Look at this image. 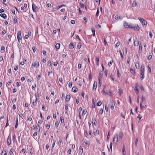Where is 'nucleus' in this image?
<instances>
[{"mask_svg": "<svg viewBox=\"0 0 155 155\" xmlns=\"http://www.w3.org/2000/svg\"><path fill=\"white\" fill-rule=\"evenodd\" d=\"M81 46L82 45L81 43H80L78 44L77 47L79 49L80 48H81Z\"/></svg>", "mask_w": 155, "mask_h": 155, "instance_id": "f704fd0d", "label": "nucleus"}, {"mask_svg": "<svg viewBox=\"0 0 155 155\" xmlns=\"http://www.w3.org/2000/svg\"><path fill=\"white\" fill-rule=\"evenodd\" d=\"M149 36L150 38H152V37L153 35L151 32H149Z\"/></svg>", "mask_w": 155, "mask_h": 155, "instance_id": "6e6d98bb", "label": "nucleus"}, {"mask_svg": "<svg viewBox=\"0 0 155 155\" xmlns=\"http://www.w3.org/2000/svg\"><path fill=\"white\" fill-rule=\"evenodd\" d=\"M118 135L117 134L114 135L113 139V143L115 144H116L118 141Z\"/></svg>", "mask_w": 155, "mask_h": 155, "instance_id": "20e7f679", "label": "nucleus"}, {"mask_svg": "<svg viewBox=\"0 0 155 155\" xmlns=\"http://www.w3.org/2000/svg\"><path fill=\"white\" fill-rule=\"evenodd\" d=\"M135 66L137 69L139 68V64L138 63H136L135 64Z\"/></svg>", "mask_w": 155, "mask_h": 155, "instance_id": "c9c22d12", "label": "nucleus"}, {"mask_svg": "<svg viewBox=\"0 0 155 155\" xmlns=\"http://www.w3.org/2000/svg\"><path fill=\"white\" fill-rule=\"evenodd\" d=\"M115 105V103L114 101L113 100H110L109 103V107L112 110L114 109Z\"/></svg>", "mask_w": 155, "mask_h": 155, "instance_id": "7ed1b4c3", "label": "nucleus"}, {"mask_svg": "<svg viewBox=\"0 0 155 155\" xmlns=\"http://www.w3.org/2000/svg\"><path fill=\"white\" fill-rule=\"evenodd\" d=\"M25 151L24 149H22L20 151V153H25Z\"/></svg>", "mask_w": 155, "mask_h": 155, "instance_id": "c03bdc74", "label": "nucleus"}, {"mask_svg": "<svg viewBox=\"0 0 155 155\" xmlns=\"http://www.w3.org/2000/svg\"><path fill=\"white\" fill-rule=\"evenodd\" d=\"M134 91H135L136 94L138 95L139 94V90L137 88L135 87Z\"/></svg>", "mask_w": 155, "mask_h": 155, "instance_id": "aec40b11", "label": "nucleus"}, {"mask_svg": "<svg viewBox=\"0 0 155 155\" xmlns=\"http://www.w3.org/2000/svg\"><path fill=\"white\" fill-rule=\"evenodd\" d=\"M99 133V132L98 130H96L94 132L95 135H98Z\"/></svg>", "mask_w": 155, "mask_h": 155, "instance_id": "a878e982", "label": "nucleus"}, {"mask_svg": "<svg viewBox=\"0 0 155 155\" xmlns=\"http://www.w3.org/2000/svg\"><path fill=\"white\" fill-rule=\"evenodd\" d=\"M13 21L14 23H16L17 22V19L16 18H15L14 19Z\"/></svg>", "mask_w": 155, "mask_h": 155, "instance_id": "338daca9", "label": "nucleus"}, {"mask_svg": "<svg viewBox=\"0 0 155 155\" xmlns=\"http://www.w3.org/2000/svg\"><path fill=\"white\" fill-rule=\"evenodd\" d=\"M130 60V58H128L127 59V63L128 64H129V63Z\"/></svg>", "mask_w": 155, "mask_h": 155, "instance_id": "0e129e2a", "label": "nucleus"}, {"mask_svg": "<svg viewBox=\"0 0 155 155\" xmlns=\"http://www.w3.org/2000/svg\"><path fill=\"white\" fill-rule=\"evenodd\" d=\"M96 121L94 119H93L92 120V123L94 124L95 126H96Z\"/></svg>", "mask_w": 155, "mask_h": 155, "instance_id": "473e14b6", "label": "nucleus"}, {"mask_svg": "<svg viewBox=\"0 0 155 155\" xmlns=\"http://www.w3.org/2000/svg\"><path fill=\"white\" fill-rule=\"evenodd\" d=\"M59 124L58 122L56 121L55 122V126L56 127H57L58 126Z\"/></svg>", "mask_w": 155, "mask_h": 155, "instance_id": "603ef678", "label": "nucleus"}, {"mask_svg": "<svg viewBox=\"0 0 155 155\" xmlns=\"http://www.w3.org/2000/svg\"><path fill=\"white\" fill-rule=\"evenodd\" d=\"M32 8L33 11L34 12H36L38 10V8L34 4L32 5Z\"/></svg>", "mask_w": 155, "mask_h": 155, "instance_id": "6e6552de", "label": "nucleus"}, {"mask_svg": "<svg viewBox=\"0 0 155 155\" xmlns=\"http://www.w3.org/2000/svg\"><path fill=\"white\" fill-rule=\"evenodd\" d=\"M81 110H82V108H81V107H80L79 108V109H78V111H79V114H80V113L81 112Z\"/></svg>", "mask_w": 155, "mask_h": 155, "instance_id": "bf43d9fd", "label": "nucleus"}, {"mask_svg": "<svg viewBox=\"0 0 155 155\" xmlns=\"http://www.w3.org/2000/svg\"><path fill=\"white\" fill-rule=\"evenodd\" d=\"M131 28H133L135 30H138L139 28V27L138 25H136L134 27H132V26L131 27Z\"/></svg>", "mask_w": 155, "mask_h": 155, "instance_id": "9b49d317", "label": "nucleus"}, {"mask_svg": "<svg viewBox=\"0 0 155 155\" xmlns=\"http://www.w3.org/2000/svg\"><path fill=\"white\" fill-rule=\"evenodd\" d=\"M35 66L38 68L39 66V63L38 61H36L35 63Z\"/></svg>", "mask_w": 155, "mask_h": 155, "instance_id": "b1692460", "label": "nucleus"}, {"mask_svg": "<svg viewBox=\"0 0 155 155\" xmlns=\"http://www.w3.org/2000/svg\"><path fill=\"white\" fill-rule=\"evenodd\" d=\"M144 73V66L142 65L141 67V79L142 80L144 77L143 76Z\"/></svg>", "mask_w": 155, "mask_h": 155, "instance_id": "f257e3e1", "label": "nucleus"}, {"mask_svg": "<svg viewBox=\"0 0 155 155\" xmlns=\"http://www.w3.org/2000/svg\"><path fill=\"white\" fill-rule=\"evenodd\" d=\"M83 152V149L81 147H80L79 150V153L80 154H81Z\"/></svg>", "mask_w": 155, "mask_h": 155, "instance_id": "ddd939ff", "label": "nucleus"}, {"mask_svg": "<svg viewBox=\"0 0 155 155\" xmlns=\"http://www.w3.org/2000/svg\"><path fill=\"white\" fill-rule=\"evenodd\" d=\"M148 69L149 71L150 72H151V68H150V67L149 66V65L148 66Z\"/></svg>", "mask_w": 155, "mask_h": 155, "instance_id": "052dcab7", "label": "nucleus"}, {"mask_svg": "<svg viewBox=\"0 0 155 155\" xmlns=\"http://www.w3.org/2000/svg\"><path fill=\"white\" fill-rule=\"evenodd\" d=\"M120 45V44L118 42H117V43L116 45H115V47H118V46H119V45Z\"/></svg>", "mask_w": 155, "mask_h": 155, "instance_id": "69168bd1", "label": "nucleus"}, {"mask_svg": "<svg viewBox=\"0 0 155 155\" xmlns=\"http://www.w3.org/2000/svg\"><path fill=\"white\" fill-rule=\"evenodd\" d=\"M122 152L124 154V155H125V147L124 146H123V148L122 149Z\"/></svg>", "mask_w": 155, "mask_h": 155, "instance_id": "bb28decb", "label": "nucleus"}, {"mask_svg": "<svg viewBox=\"0 0 155 155\" xmlns=\"http://www.w3.org/2000/svg\"><path fill=\"white\" fill-rule=\"evenodd\" d=\"M103 110L102 109H101L99 111V113L101 114L103 113Z\"/></svg>", "mask_w": 155, "mask_h": 155, "instance_id": "3c124183", "label": "nucleus"}, {"mask_svg": "<svg viewBox=\"0 0 155 155\" xmlns=\"http://www.w3.org/2000/svg\"><path fill=\"white\" fill-rule=\"evenodd\" d=\"M138 19L140 21V22L142 23V25L143 26H146L147 24V22L146 20L140 17L138 18Z\"/></svg>", "mask_w": 155, "mask_h": 155, "instance_id": "f03ea898", "label": "nucleus"}, {"mask_svg": "<svg viewBox=\"0 0 155 155\" xmlns=\"http://www.w3.org/2000/svg\"><path fill=\"white\" fill-rule=\"evenodd\" d=\"M130 73L133 75H134L135 74V72L134 70L132 69H130Z\"/></svg>", "mask_w": 155, "mask_h": 155, "instance_id": "5701e85b", "label": "nucleus"}, {"mask_svg": "<svg viewBox=\"0 0 155 155\" xmlns=\"http://www.w3.org/2000/svg\"><path fill=\"white\" fill-rule=\"evenodd\" d=\"M60 44L59 43H57L56 44L55 48L57 50H58L60 48Z\"/></svg>", "mask_w": 155, "mask_h": 155, "instance_id": "4468645a", "label": "nucleus"}, {"mask_svg": "<svg viewBox=\"0 0 155 155\" xmlns=\"http://www.w3.org/2000/svg\"><path fill=\"white\" fill-rule=\"evenodd\" d=\"M90 141H87L86 140H83L82 141V143L84 145H85L87 146H88L90 144Z\"/></svg>", "mask_w": 155, "mask_h": 155, "instance_id": "0eeeda50", "label": "nucleus"}, {"mask_svg": "<svg viewBox=\"0 0 155 155\" xmlns=\"http://www.w3.org/2000/svg\"><path fill=\"white\" fill-rule=\"evenodd\" d=\"M41 124V120H40L38 121V124L37 125H39V126H40V125Z\"/></svg>", "mask_w": 155, "mask_h": 155, "instance_id": "5fc2aeb1", "label": "nucleus"}, {"mask_svg": "<svg viewBox=\"0 0 155 155\" xmlns=\"http://www.w3.org/2000/svg\"><path fill=\"white\" fill-rule=\"evenodd\" d=\"M72 91L74 92H76L78 91L77 88L76 87H74L72 88Z\"/></svg>", "mask_w": 155, "mask_h": 155, "instance_id": "a211bd4d", "label": "nucleus"}, {"mask_svg": "<svg viewBox=\"0 0 155 155\" xmlns=\"http://www.w3.org/2000/svg\"><path fill=\"white\" fill-rule=\"evenodd\" d=\"M142 117L140 115V114H139L137 117V118L139 119V120H140L142 118Z\"/></svg>", "mask_w": 155, "mask_h": 155, "instance_id": "a18cd8bd", "label": "nucleus"}, {"mask_svg": "<svg viewBox=\"0 0 155 155\" xmlns=\"http://www.w3.org/2000/svg\"><path fill=\"white\" fill-rule=\"evenodd\" d=\"M152 56L151 55H150L149 56H148V59L149 60H150V59H151L152 58Z\"/></svg>", "mask_w": 155, "mask_h": 155, "instance_id": "e2e57ef3", "label": "nucleus"}, {"mask_svg": "<svg viewBox=\"0 0 155 155\" xmlns=\"http://www.w3.org/2000/svg\"><path fill=\"white\" fill-rule=\"evenodd\" d=\"M123 136V134L122 133H120V134L119 136V139H121L122 138V137Z\"/></svg>", "mask_w": 155, "mask_h": 155, "instance_id": "7c9ffc66", "label": "nucleus"}, {"mask_svg": "<svg viewBox=\"0 0 155 155\" xmlns=\"http://www.w3.org/2000/svg\"><path fill=\"white\" fill-rule=\"evenodd\" d=\"M99 61V58L98 57L96 58V64L97 65H98Z\"/></svg>", "mask_w": 155, "mask_h": 155, "instance_id": "72a5a7b5", "label": "nucleus"}, {"mask_svg": "<svg viewBox=\"0 0 155 155\" xmlns=\"http://www.w3.org/2000/svg\"><path fill=\"white\" fill-rule=\"evenodd\" d=\"M51 61H49L48 63V66H51Z\"/></svg>", "mask_w": 155, "mask_h": 155, "instance_id": "a19ab883", "label": "nucleus"}, {"mask_svg": "<svg viewBox=\"0 0 155 155\" xmlns=\"http://www.w3.org/2000/svg\"><path fill=\"white\" fill-rule=\"evenodd\" d=\"M70 95H67L66 98V101L67 102H68L70 100Z\"/></svg>", "mask_w": 155, "mask_h": 155, "instance_id": "2eb2a0df", "label": "nucleus"}, {"mask_svg": "<svg viewBox=\"0 0 155 155\" xmlns=\"http://www.w3.org/2000/svg\"><path fill=\"white\" fill-rule=\"evenodd\" d=\"M58 64L57 61H56L54 62H53V64L54 66H56Z\"/></svg>", "mask_w": 155, "mask_h": 155, "instance_id": "e433bc0d", "label": "nucleus"}, {"mask_svg": "<svg viewBox=\"0 0 155 155\" xmlns=\"http://www.w3.org/2000/svg\"><path fill=\"white\" fill-rule=\"evenodd\" d=\"M32 120V117H29L28 119V121H31Z\"/></svg>", "mask_w": 155, "mask_h": 155, "instance_id": "8fccbe9b", "label": "nucleus"}, {"mask_svg": "<svg viewBox=\"0 0 155 155\" xmlns=\"http://www.w3.org/2000/svg\"><path fill=\"white\" fill-rule=\"evenodd\" d=\"M18 69V66H16L15 67L14 69L15 71H17Z\"/></svg>", "mask_w": 155, "mask_h": 155, "instance_id": "4d7b16f0", "label": "nucleus"}, {"mask_svg": "<svg viewBox=\"0 0 155 155\" xmlns=\"http://www.w3.org/2000/svg\"><path fill=\"white\" fill-rule=\"evenodd\" d=\"M102 104V103L101 101H99L97 104V106H99L101 105Z\"/></svg>", "mask_w": 155, "mask_h": 155, "instance_id": "ea45409f", "label": "nucleus"}, {"mask_svg": "<svg viewBox=\"0 0 155 155\" xmlns=\"http://www.w3.org/2000/svg\"><path fill=\"white\" fill-rule=\"evenodd\" d=\"M60 120L61 121V122L62 124L64 123V119H62L61 117H60Z\"/></svg>", "mask_w": 155, "mask_h": 155, "instance_id": "09e8293b", "label": "nucleus"}, {"mask_svg": "<svg viewBox=\"0 0 155 155\" xmlns=\"http://www.w3.org/2000/svg\"><path fill=\"white\" fill-rule=\"evenodd\" d=\"M113 62V60H111V61L109 63H108V65L110 66L112 64V63Z\"/></svg>", "mask_w": 155, "mask_h": 155, "instance_id": "37998d69", "label": "nucleus"}, {"mask_svg": "<svg viewBox=\"0 0 155 155\" xmlns=\"http://www.w3.org/2000/svg\"><path fill=\"white\" fill-rule=\"evenodd\" d=\"M14 150L13 148H11L9 151V153L10 155L12 154L14 152Z\"/></svg>", "mask_w": 155, "mask_h": 155, "instance_id": "c85d7f7f", "label": "nucleus"}, {"mask_svg": "<svg viewBox=\"0 0 155 155\" xmlns=\"http://www.w3.org/2000/svg\"><path fill=\"white\" fill-rule=\"evenodd\" d=\"M65 6L66 5H60V6H58V8H56L55 9H56L57 10H58V9L59 8L62 7L63 6Z\"/></svg>", "mask_w": 155, "mask_h": 155, "instance_id": "2f4dec72", "label": "nucleus"}, {"mask_svg": "<svg viewBox=\"0 0 155 155\" xmlns=\"http://www.w3.org/2000/svg\"><path fill=\"white\" fill-rule=\"evenodd\" d=\"M134 43L135 46H138L139 41L137 38L134 40Z\"/></svg>", "mask_w": 155, "mask_h": 155, "instance_id": "1a4fd4ad", "label": "nucleus"}, {"mask_svg": "<svg viewBox=\"0 0 155 155\" xmlns=\"http://www.w3.org/2000/svg\"><path fill=\"white\" fill-rule=\"evenodd\" d=\"M37 97L36 96V99L35 100V101L34 102H33V103H32V104H33L34 105V106H35L37 104Z\"/></svg>", "mask_w": 155, "mask_h": 155, "instance_id": "412c9836", "label": "nucleus"}, {"mask_svg": "<svg viewBox=\"0 0 155 155\" xmlns=\"http://www.w3.org/2000/svg\"><path fill=\"white\" fill-rule=\"evenodd\" d=\"M97 86V82L94 81V82L93 86V87L92 90L93 91H94L96 90Z\"/></svg>", "mask_w": 155, "mask_h": 155, "instance_id": "9d476101", "label": "nucleus"}, {"mask_svg": "<svg viewBox=\"0 0 155 155\" xmlns=\"http://www.w3.org/2000/svg\"><path fill=\"white\" fill-rule=\"evenodd\" d=\"M101 93H102L103 94H104V95H106V94H107L105 92V91H104V89H103L102 90V91H101Z\"/></svg>", "mask_w": 155, "mask_h": 155, "instance_id": "de8ad7c7", "label": "nucleus"}, {"mask_svg": "<svg viewBox=\"0 0 155 155\" xmlns=\"http://www.w3.org/2000/svg\"><path fill=\"white\" fill-rule=\"evenodd\" d=\"M124 25L126 28H130L131 26L130 25H128V24L126 23H125L124 24Z\"/></svg>", "mask_w": 155, "mask_h": 155, "instance_id": "6ab92c4d", "label": "nucleus"}, {"mask_svg": "<svg viewBox=\"0 0 155 155\" xmlns=\"http://www.w3.org/2000/svg\"><path fill=\"white\" fill-rule=\"evenodd\" d=\"M93 33V35L94 36H95V30L94 29V28H92L91 29Z\"/></svg>", "mask_w": 155, "mask_h": 155, "instance_id": "c756f323", "label": "nucleus"}, {"mask_svg": "<svg viewBox=\"0 0 155 155\" xmlns=\"http://www.w3.org/2000/svg\"><path fill=\"white\" fill-rule=\"evenodd\" d=\"M123 93L122 89H119V93L120 95H121Z\"/></svg>", "mask_w": 155, "mask_h": 155, "instance_id": "cd10ccee", "label": "nucleus"}, {"mask_svg": "<svg viewBox=\"0 0 155 155\" xmlns=\"http://www.w3.org/2000/svg\"><path fill=\"white\" fill-rule=\"evenodd\" d=\"M71 24H75V21L74 20H71Z\"/></svg>", "mask_w": 155, "mask_h": 155, "instance_id": "774afa93", "label": "nucleus"}, {"mask_svg": "<svg viewBox=\"0 0 155 155\" xmlns=\"http://www.w3.org/2000/svg\"><path fill=\"white\" fill-rule=\"evenodd\" d=\"M123 54H127V49L126 48H124L123 49Z\"/></svg>", "mask_w": 155, "mask_h": 155, "instance_id": "dca6fc26", "label": "nucleus"}, {"mask_svg": "<svg viewBox=\"0 0 155 155\" xmlns=\"http://www.w3.org/2000/svg\"><path fill=\"white\" fill-rule=\"evenodd\" d=\"M12 140L13 141H15V140H16V137H15V135H13V137Z\"/></svg>", "mask_w": 155, "mask_h": 155, "instance_id": "13d9d810", "label": "nucleus"}, {"mask_svg": "<svg viewBox=\"0 0 155 155\" xmlns=\"http://www.w3.org/2000/svg\"><path fill=\"white\" fill-rule=\"evenodd\" d=\"M145 98L143 97V96L141 97V102H140V108L141 110H142L143 108L144 107V106H142V103H143V101H145Z\"/></svg>", "mask_w": 155, "mask_h": 155, "instance_id": "423d86ee", "label": "nucleus"}, {"mask_svg": "<svg viewBox=\"0 0 155 155\" xmlns=\"http://www.w3.org/2000/svg\"><path fill=\"white\" fill-rule=\"evenodd\" d=\"M1 16L3 17L4 19H5L7 18V16L5 14H1L0 15Z\"/></svg>", "mask_w": 155, "mask_h": 155, "instance_id": "f3484780", "label": "nucleus"}, {"mask_svg": "<svg viewBox=\"0 0 155 155\" xmlns=\"http://www.w3.org/2000/svg\"><path fill=\"white\" fill-rule=\"evenodd\" d=\"M110 78H111V79L113 81H114V76L112 74H111L110 75Z\"/></svg>", "mask_w": 155, "mask_h": 155, "instance_id": "864d4df0", "label": "nucleus"}, {"mask_svg": "<svg viewBox=\"0 0 155 155\" xmlns=\"http://www.w3.org/2000/svg\"><path fill=\"white\" fill-rule=\"evenodd\" d=\"M120 18V17L118 15L116 16L115 17V18L116 20L119 19Z\"/></svg>", "mask_w": 155, "mask_h": 155, "instance_id": "49530a36", "label": "nucleus"}, {"mask_svg": "<svg viewBox=\"0 0 155 155\" xmlns=\"http://www.w3.org/2000/svg\"><path fill=\"white\" fill-rule=\"evenodd\" d=\"M11 142V140L10 138L8 137L7 140V143L8 145H10Z\"/></svg>", "mask_w": 155, "mask_h": 155, "instance_id": "f8f14e48", "label": "nucleus"}, {"mask_svg": "<svg viewBox=\"0 0 155 155\" xmlns=\"http://www.w3.org/2000/svg\"><path fill=\"white\" fill-rule=\"evenodd\" d=\"M72 83H69L68 84V86L69 87L71 88L72 86Z\"/></svg>", "mask_w": 155, "mask_h": 155, "instance_id": "680f3d73", "label": "nucleus"}, {"mask_svg": "<svg viewBox=\"0 0 155 155\" xmlns=\"http://www.w3.org/2000/svg\"><path fill=\"white\" fill-rule=\"evenodd\" d=\"M69 47L71 49H73L74 48L73 44L71 43L69 45Z\"/></svg>", "mask_w": 155, "mask_h": 155, "instance_id": "393cba45", "label": "nucleus"}, {"mask_svg": "<svg viewBox=\"0 0 155 155\" xmlns=\"http://www.w3.org/2000/svg\"><path fill=\"white\" fill-rule=\"evenodd\" d=\"M137 5V3L136 1H133V3L132 4V6L133 7H135Z\"/></svg>", "mask_w": 155, "mask_h": 155, "instance_id": "4be33fe9", "label": "nucleus"}, {"mask_svg": "<svg viewBox=\"0 0 155 155\" xmlns=\"http://www.w3.org/2000/svg\"><path fill=\"white\" fill-rule=\"evenodd\" d=\"M40 126H39V125H37V126H36V129L38 130V131H39L40 130Z\"/></svg>", "mask_w": 155, "mask_h": 155, "instance_id": "58836bf2", "label": "nucleus"}, {"mask_svg": "<svg viewBox=\"0 0 155 155\" xmlns=\"http://www.w3.org/2000/svg\"><path fill=\"white\" fill-rule=\"evenodd\" d=\"M142 44L141 43H140L139 47V50H141L142 49Z\"/></svg>", "mask_w": 155, "mask_h": 155, "instance_id": "79ce46f5", "label": "nucleus"}, {"mask_svg": "<svg viewBox=\"0 0 155 155\" xmlns=\"http://www.w3.org/2000/svg\"><path fill=\"white\" fill-rule=\"evenodd\" d=\"M17 38L18 42H20L21 40V32L20 31H19L18 32L17 34Z\"/></svg>", "mask_w": 155, "mask_h": 155, "instance_id": "39448f33", "label": "nucleus"}, {"mask_svg": "<svg viewBox=\"0 0 155 155\" xmlns=\"http://www.w3.org/2000/svg\"><path fill=\"white\" fill-rule=\"evenodd\" d=\"M131 37L129 39L128 41H127V44H130L131 43Z\"/></svg>", "mask_w": 155, "mask_h": 155, "instance_id": "4c0bfd02", "label": "nucleus"}]
</instances>
